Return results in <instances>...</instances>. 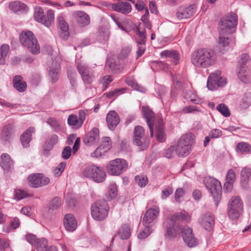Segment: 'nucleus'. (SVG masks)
<instances>
[{
  "mask_svg": "<svg viewBox=\"0 0 251 251\" xmlns=\"http://www.w3.org/2000/svg\"><path fill=\"white\" fill-rule=\"evenodd\" d=\"M144 228L140 230L138 234V237L141 239H144L148 237L152 231L151 226L150 225H144Z\"/></svg>",
  "mask_w": 251,
  "mask_h": 251,
  "instance_id": "43",
  "label": "nucleus"
},
{
  "mask_svg": "<svg viewBox=\"0 0 251 251\" xmlns=\"http://www.w3.org/2000/svg\"><path fill=\"white\" fill-rule=\"evenodd\" d=\"M99 139V130L94 127L85 135L83 142L85 145L91 146L98 142Z\"/></svg>",
  "mask_w": 251,
  "mask_h": 251,
  "instance_id": "20",
  "label": "nucleus"
},
{
  "mask_svg": "<svg viewBox=\"0 0 251 251\" xmlns=\"http://www.w3.org/2000/svg\"><path fill=\"white\" fill-rule=\"evenodd\" d=\"M13 84L14 87L20 92H25L27 87L26 83L23 80V77L20 75H16L14 76L13 79Z\"/></svg>",
  "mask_w": 251,
  "mask_h": 251,
  "instance_id": "30",
  "label": "nucleus"
},
{
  "mask_svg": "<svg viewBox=\"0 0 251 251\" xmlns=\"http://www.w3.org/2000/svg\"><path fill=\"white\" fill-rule=\"evenodd\" d=\"M72 22L75 21L78 26L83 27L88 25L90 23L89 16L83 11L73 12L70 17Z\"/></svg>",
  "mask_w": 251,
  "mask_h": 251,
  "instance_id": "12",
  "label": "nucleus"
},
{
  "mask_svg": "<svg viewBox=\"0 0 251 251\" xmlns=\"http://www.w3.org/2000/svg\"><path fill=\"white\" fill-rule=\"evenodd\" d=\"M173 192V189L172 187H168L162 191L161 198L162 200L166 199L168 196L171 195Z\"/></svg>",
  "mask_w": 251,
  "mask_h": 251,
  "instance_id": "63",
  "label": "nucleus"
},
{
  "mask_svg": "<svg viewBox=\"0 0 251 251\" xmlns=\"http://www.w3.org/2000/svg\"><path fill=\"white\" fill-rule=\"evenodd\" d=\"M72 153V150L70 147H65L62 152V157L64 159H68L70 158Z\"/></svg>",
  "mask_w": 251,
  "mask_h": 251,
  "instance_id": "62",
  "label": "nucleus"
},
{
  "mask_svg": "<svg viewBox=\"0 0 251 251\" xmlns=\"http://www.w3.org/2000/svg\"><path fill=\"white\" fill-rule=\"evenodd\" d=\"M111 141L109 137H104L102 139V144L100 146L106 152L111 148Z\"/></svg>",
  "mask_w": 251,
  "mask_h": 251,
  "instance_id": "51",
  "label": "nucleus"
},
{
  "mask_svg": "<svg viewBox=\"0 0 251 251\" xmlns=\"http://www.w3.org/2000/svg\"><path fill=\"white\" fill-rule=\"evenodd\" d=\"M196 9L197 7L195 4L191 5L188 7H180L176 13V16L179 20L189 18L194 14Z\"/></svg>",
  "mask_w": 251,
  "mask_h": 251,
  "instance_id": "17",
  "label": "nucleus"
},
{
  "mask_svg": "<svg viewBox=\"0 0 251 251\" xmlns=\"http://www.w3.org/2000/svg\"><path fill=\"white\" fill-rule=\"evenodd\" d=\"M64 225L67 230L74 231L77 226V222L75 217L72 214H66L64 219Z\"/></svg>",
  "mask_w": 251,
  "mask_h": 251,
  "instance_id": "27",
  "label": "nucleus"
},
{
  "mask_svg": "<svg viewBox=\"0 0 251 251\" xmlns=\"http://www.w3.org/2000/svg\"><path fill=\"white\" fill-rule=\"evenodd\" d=\"M76 68L81 76L91 71L88 65L83 62L78 63Z\"/></svg>",
  "mask_w": 251,
  "mask_h": 251,
  "instance_id": "45",
  "label": "nucleus"
},
{
  "mask_svg": "<svg viewBox=\"0 0 251 251\" xmlns=\"http://www.w3.org/2000/svg\"><path fill=\"white\" fill-rule=\"evenodd\" d=\"M142 109L144 117L146 120V122L150 129L151 137H152L153 136L154 114L148 106H144Z\"/></svg>",
  "mask_w": 251,
  "mask_h": 251,
  "instance_id": "16",
  "label": "nucleus"
},
{
  "mask_svg": "<svg viewBox=\"0 0 251 251\" xmlns=\"http://www.w3.org/2000/svg\"><path fill=\"white\" fill-rule=\"evenodd\" d=\"M155 130L156 140L160 142H164L166 139V135L164 125L162 120H159L158 123L155 125Z\"/></svg>",
  "mask_w": 251,
  "mask_h": 251,
  "instance_id": "31",
  "label": "nucleus"
},
{
  "mask_svg": "<svg viewBox=\"0 0 251 251\" xmlns=\"http://www.w3.org/2000/svg\"><path fill=\"white\" fill-rule=\"evenodd\" d=\"M28 183L32 188H39L48 185L50 179L43 174H33L28 177Z\"/></svg>",
  "mask_w": 251,
  "mask_h": 251,
  "instance_id": "11",
  "label": "nucleus"
},
{
  "mask_svg": "<svg viewBox=\"0 0 251 251\" xmlns=\"http://www.w3.org/2000/svg\"><path fill=\"white\" fill-rule=\"evenodd\" d=\"M0 166L4 171H9L13 169V163L9 155L2 153L0 157Z\"/></svg>",
  "mask_w": 251,
  "mask_h": 251,
  "instance_id": "25",
  "label": "nucleus"
},
{
  "mask_svg": "<svg viewBox=\"0 0 251 251\" xmlns=\"http://www.w3.org/2000/svg\"><path fill=\"white\" fill-rule=\"evenodd\" d=\"M182 236L184 243L189 248H194L198 245V240L195 237L192 229L188 226L183 227Z\"/></svg>",
  "mask_w": 251,
  "mask_h": 251,
  "instance_id": "13",
  "label": "nucleus"
},
{
  "mask_svg": "<svg viewBox=\"0 0 251 251\" xmlns=\"http://www.w3.org/2000/svg\"><path fill=\"white\" fill-rule=\"evenodd\" d=\"M250 60V57L248 54L243 53L240 56V59L239 61L238 67L246 66V64Z\"/></svg>",
  "mask_w": 251,
  "mask_h": 251,
  "instance_id": "58",
  "label": "nucleus"
},
{
  "mask_svg": "<svg viewBox=\"0 0 251 251\" xmlns=\"http://www.w3.org/2000/svg\"><path fill=\"white\" fill-rule=\"evenodd\" d=\"M68 124L73 128L77 129L80 128L82 124L78 119L75 115H70L67 120Z\"/></svg>",
  "mask_w": 251,
  "mask_h": 251,
  "instance_id": "37",
  "label": "nucleus"
},
{
  "mask_svg": "<svg viewBox=\"0 0 251 251\" xmlns=\"http://www.w3.org/2000/svg\"><path fill=\"white\" fill-rule=\"evenodd\" d=\"M96 166L95 165H90L86 167L83 172V176L87 178H90L94 181L96 177L94 176V173H96L95 169Z\"/></svg>",
  "mask_w": 251,
  "mask_h": 251,
  "instance_id": "42",
  "label": "nucleus"
},
{
  "mask_svg": "<svg viewBox=\"0 0 251 251\" xmlns=\"http://www.w3.org/2000/svg\"><path fill=\"white\" fill-rule=\"evenodd\" d=\"M81 78L84 83L90 84L93 81L94 75L93 72L91 71L89 73L83 75Z\"/></svg>",
  "mask_w": 251,
  "mask_h": 251,
  "instance_id": "54",
  "label": "nucleus"
},
{
  "mask_svg": "<svg viewBox=\"0 0 251 251\" xmlns=\"http://www.w3.org/2000/svg\"><path fill=\"white\" fill-rule=\"evenodd\" d=\"M215 51L209 49H201L195 50L191 55V62L196 67L207 68L213 66L216 61Z\"/></svg>",
  "mask_w": 251,
  "mask_h": 251,
  "instance_id": "1",
  "label": "nucleus"
},
{
  "mask_svg": "<svg viewBox=\"0 0 251 251\" xmlns=\"http://www.w3.org/2000/svg\"><path fill=\"white\" fill-rule=\"evenodd\" d=\"M52 67L50 68L49 75L52 82L54 83L57 81L58 79L59 72L60 71V64L56 60L52 61Z\"/></svg>",
  "mask_w": 251,
  "mask_h": 251,
  "instance_id": "32",
  "label": "nucleus"
},
{
  "mask_svg": "<svg viewBox=\"0 0 251 251\" xmlns=\"http://www.w3.org/2000/svg\"><path fill=\"white\" fill-rule=\"evenodd\" d=\"M164 226L166 228L167 236L170 238H175L180 232L182 233L183 227L174 221L170 222L169 219L164 222Z\"/></svg>",
  "mask_w": 251,
  "mask_h": 251,
  "instance_id": "15",
  "label": "nucleus"
},
{
  "mask_svg": "<svg viewBox=\"0 0 251 251\" xmlns=\"http://www.w3.org/2000/svg\"><path fill=\"white\" fill-rule=\"evenodd\" d=\"M75 73L74 72H68V76L70 79V84L74 90H76L77 87V82L75 78Z\"/></svg>",
  "mask_w": 251,
  "mask_h": 251,
  "instance_id": "57",
  "label": "nucleus"
},
{
  "mask_svg": "<svg viewBox=\"0 0 251 251\" xmlns=\"http://www.w3.org/2000/svg\"><path fill=\"white\" fill-rule=\"evenodd\" d=\"M13 134V127L11 125H8L4 126L1 133V139L8 141L10 140L11 136Z\"/></svg>",
  "mask_w": 251,
  "mask_h": 251,
  "instance_id": "38",
  "label": "nucleus"
},
{
  "mask_svg": "<svg viewBox=\"0 0 251 251\" xmlns=\"http://www.w3.org/2000/svg\"><path fill=\"white\" fill-rule=\"evenodd\" d=\"M9 7L11 11H12L14 13H16L19 11L25 10L26 5L19 1H16L10 3L9 4Z\"/></svg>",
  "mask_w": 251,
  "mask_h": 251,
  "instance_id": "41",
  "label": "nucleus"
},
{
  "mask_svg": "<svg viewBox=\"0 0 251 251\" xmlns=\"http://www.w3.org/2000/svg\"><path fill=\"white\" fill-rule=\"evenodd\" d=\"M241 183L242 187L247 189L249 188V182L251 180V169L244 168L241 172Z\"/></svg>",
  "mask_w": 251,
  "mask_h": 251,
  "instance_id": "28",
  "label": "nucleus"
},
{
  "mask_svg": "<svg viewBox=\"0 0 251 251\" xmlns=\"http://www.w3.org/2000/svg\"><path fill=\"white\" fill-rule=\"evenodd\" d=\"M34 17L37 22L41 23L47 27L51 25L54 19V13L52 10H49L46 16L42 7L39 6L35 8Z\"/></svg>",
  "mask_w": 251,
  "mask_h": 251,
  "instance_id": "9",
  "label": "nucleus"
},
{
  "mask_svg": "<svg viewBox=\"0 0 251 251\" xmlns=\"http://www.w3.org/2000/svg\"><path fill=\"white\" fill-rule=\"evenodd\" d=\"M237 15L233 12L228 13L221 20L219 32L221 35H229L235 32L237 25Z\"/></svg>",
  "mask_w": 251,
  "mask_h": 251,
  "instance_id": "3",
  "label": "nucleus"
},
{
  "mask_svg": "<svg viewBox=\"0 0 251 251\" xmlns=\"http://www.w3.org/2000/svg\"><path fill=\"white\" fill-rule=\"evenodd\" d=\"M57 21L58 25L61 30L60 36L64 40L67 39L69 36V25L68 23L64 17L62 15H60L57 17Z\"/></svg>",
  "mask_w": 251,
  "mask_h": 251,
  "instance_id": "21",
  "label": "nucleus"
},
{
  "mask_svg": "<svg viewBox=\"0 0 251 251\" xmlns=\"http://www.w3.org/2000/svg\"><path fill=\"white\" fill-rule=\"evenodd\" d=\"M236 151L238 153L250 154L251 153V146L247 143L241 142L236 145Z\"/></svg>",
  "mask_w": 251,
  "mask_h": 251,
  "instance_id": "35",
  "label": "nucleus"
},
{
  "mask_svg": "<svg viewBox=\"0 0 251 251\" xmlns=\"http://www.w3.org/2000/svg\"><path fill=\"white\" fill-rule=\"evenodd\" d=\"M222 135V131L219 129H213L211 130L209 136L211 138H219Z\"/></svg>",
  "mask_w": 251,
  "mask_h": 251,
  "instance_id": "64",
  "label": "nucleus"
},
{
  "mask_svg": "<svg viewBox=\"0 0 251 251\" xmlns=\"http://www.w3.org/2000/svg\"><path fill=\"white\" fill-rule=\"evenodd\" d=\"M237 72L238 78L243 82L249 83L251 81L249 70L247 66L238 67Z\"/></svg>",
  "mask_w": 251,
  "mask_h": 251,
  "instance_id": "26",
  "label": "nucleus"
},
{
  "mask_svg": "<svg viewBox=\"0 0 251 251\" xmlns=\"http://www.w3.org/2000/svg\"><path fill=\"white\" fill-rule=\"evenodd\" d=\"M162 58H168L170 59L175 65H177L180 59L179 53L176 50H165L160 53Z\"/></svg>",
  "mask_w": 251,
  "mask_h": 251,
  "instance_id": "24",
  "label": "nucleus"
},
{
  "mask_svg": "<svg viewBox=\"0 0 251 251\" xmlns=\"http://www.w3.org/2000/svg\"><path fill=\"white\" fill-rule=\"evenodd\" d=\"M136 183L141 187L146 186L148 183V178L146 176H137L135 177Z\"/></svg>",
  "mask_w": 251,
  "mask_h": 251,
  "instance_id": "55",
  "label": "nucleus"
},
{
  "mask_svg": "<svg viewBox=\"0 0 251 251\" xmlns=\"http://www.w3.org/2000/svg\"><path fill=\"white\" fill-rule=\"evenodd\" d=\"M61 205V200L59 197H55L52 200L49 204L50 209H57Z\"/></svg>",
  "mask_w": 251,
  "mask_h": 251,
  "instance_id": "50",
  "label": "nucleus"
},
{
  "mask_svg": "<svg viewBox=\"0 0 251 251\" xmlns=\"http://www.w3.org/2000/svg\"><path fill=\"white\" fill-rule=\"evenodd\" d=\"M36 249L37 251H58L55 246L49 247L48 241L45 238H41L37 242Z\"/></svg>",
  "mask_w": 251,
  "mask_h": 251,
  "instance_id": "33",
  "label": "nucleus"
},
{
  "mask_svg": "<svg viewBox=\"0 0 251 251\" xmlns=\"http://www.w3.org/2000/svg\"><path fill=\"white\" fill-rule=\"evenodd\" d=\"M240 105L244 109L247 108L251 105V93H248L245 94L242 99V102Z\"/></svg>",
  "mask_w": 251,
  "mask_h": 251,
  "instance_id": "46",
  "label": "nucleus"
},
{
  "mask_svg": "<svg viewBox=\"0 0 251 251\" xmlns=\"http://www.w3.org/2000/svg\"><path fill=\"white\" fill-rule=\"evenodd\" d=\"M160 212L158 207L155 206L148 209L143 217V225H150V224L157 218Z\"/></svg>",
  "mask_w": 251,
  "mask_h": 251,
  "instance_id": "18",
  "label": "nucleus"
},
{
  "mask_svg": "<svg viewBox=\"0 0 251 251\" xmlns=\"http://www.w3.org/2000/svg\"><path fill=\"white\" fill-rule=\"evenodd\" d=\"M106 123L108 128L110 130H113L120 122V118L115 111H110L106 116Z\"/></svg>",
  "mask_w": 251,
  "mask_h": 251,
  "instance_id": "22",
  "label": "nucleus"
},
{
  "mask_svg": "<svg viewBox=\"0 0 251 251\" xmlns=\"http://www.w3.org/2000/svg\"><path fill=\"white\" fill-rule=\"evenodd\" d=\"M243 205L239 196H234L231 198L228 203L227 214L231 220L238 218L243 210Z\"/></svg>",
  "mask_w": 251,
  "mask_h": 251,
  "instance_id": "6",
  "label": "nucleus"
},
{
  "mask_svg": "<svg viewBox=\"0 0 251 251\" xmlns=\"http://www.w3.org/2000/svg\"><path fill=\"white\" fill-rule=\"evenodd\" d=\"M119 236L123 240L128 239L130 236V228L128 225L122 226L118 231Z\"/></svg>",
  "mask_w": 251,
  "mask_h": 251,
  "instance_id": "39",
  "label": "nucleus"
},
{
  "mask_svg": "<svg viewBox=\"0 0 251 251\" xmlns=\"http://www.w3.org/2000/svg\"><path fill=\"white\" fill-rule=\"evenodd\" d=\"M184 221L186 222H188L190 221V217L189 214L185 212L184 213L182 212H178L171 216V218L169 219V221L170 222H176L178 223V225H180V223L181 221Z\"/></svg>",
  "mask_w": 251,
  "mask_h": 251,
  "instance_id": "34",
  "label": "nucleus"
},
{
  "mask_svg": "<svg viewBox=\"0 0 251 251\" xmlns=\"http://www.w3.org/2000/svg\"><path fill=\"white\" fill-rule=\"evenodd\" d=\"M176 152V148L175 146H172L166 150H165L163 152V155L167 158H172L175 156Z\"/></svg>",
  "mask_w": 251,
  "mask_h": 251,
  "instance_id": "48",
  "label": "nucleus"
},
{
  "mask_svg": "<svg viewBox=\"0 0 251 251\" xmlns=\"http://www.w3.org/2000/svg\"><path fill=\"white\" fill-rule=\"evenodd\" d=\"M117 194V189L116 185L114 183L111 184L109 187L108 200H110L115 198Z\"/></svg>",
  "mask_w": 251,
  "mask_h": 251,
  "instance_id": "49",
  "label": "nucleus"
},
{
  "mask_svg": "<svg viewBox=\"0 0 251 251\" xmlns=\"http://www.w3.org/2000/svg\"><path fill=\"white\" fill-rule=\"evenodd\" d=\"M112 8L114 10L125 14H128L132 10L131 4L126 1H118L117 3H113Z\"/></svg>",
  "mask_w": 251,
  "mask_h": 251,
  "instance_id": "23",
  "label": "nucleus"
},
{
  "mask_svg": "<svg viewBox=\"0 0 251 251\" xmlns=\"http://www.w3.org/2000/svg\"><path fill=\"white\" fill-rule=\"evenodd\" d=\"M34 132V128L33 127H29L21 136V142L24 147L27 148L29 146V144L31 140L32 133Z\"/></svg>",
  "mask_w": 251,
  "mask_h": 251,
  "instance_id": "29",
  "label": "nucleus"
},
{
  "mask_svg": "<svg viewBox=\"0 0 251 251\" xmlns=\"http://www.w3.org/2000/svg\"><path fill=\"white\" fill-rule=\"evenodd\" d=\"M133 143L138 146L145 148L148 144L146 140L145 130L141 126H137L135 127L133 131Z\"/></svg>",
  "mask_w": 251,
  "mask_h": 251,
  "instance_id": "14",
  "label": "nucleus"
},
{
  "mask_svg": "<svg viewBox=\"0 0 251 251\" xmlns=\"http://www.w3.org/2000/svg\"><path fill=\"white\" fill-rule=\"evenodd\" d=\"M47 123L53 129L54 131L58 132L61 130V126L59 123L55 119L50 118Z\"/></svg>",
  "mask_w": 251,
  "mask_h": 251,
  "instance_id": "47",
  "label": "nucleus"
},
{
  "mask_svg": "<svg viewBox=\"0 0 251 251\" xmlns=\"http://www.w3.org/2000/svg\"><path fill=\"white\" fill-rule=\"evenodd\" d=\"M109 209L108 205L106 201H97L91 206L92 216L96 220L102 221L107 217Z\"/></svg>",
  "mask_w": 251,
  "mask_h": 251,
  "instance_id": "5",
  "label": "nucleus"
},
{
  "mask_svg": "<svg viewBox=\"0 0 251 251\" xmlns=\"http://www.w3.org/2000/svg\"><path fill=\"white\" fill-rule=\"evenodd\" d=\"M96 173H94V176L96 177V178H95L94 181L96 182H101L104 180L106 177V173L103 169L101 168L96 166L95 169Z\"/></svg>",
  "mask_w": 251,
  "mask_h": 251,
  "instance_id": "40",
  "label": "nucleus"
},
{
  "mask_svg": "<svg viewBox=\"0 0 251 251\" xmlns=\"http://www.w3.org/2000/svg\"><path fill=\"white\" fill-rule=\"evenodd\" d=\"M26 240L31 245H35L37 247V242L40 240L37 239L35 235L29 233L25 236Z\"/></svg>",
  "mask_w": 251,
  "mask_h": 251,
  "instance_id": "59",
  "label": "nucleus"
},
{
  "mask_svg": "<svg viewBox=\"0 0 251 251\" xmlns=\"http://www.w3.org/2000/svg\"><path fill=\"white\" fill-rule=\"evenodd\" d=\"M195 136L192 133L182 135L177 142L176 146V153L179 157L187 156L191 151L192 147L195 144Z\"/></svg>",
  "mask_w": 251,
  "mask_h": 251,
  "instance_id": "2",
  "label": "nucleus"
},
{
  "mask_svg": "<svg viewBox=\"0 0 251 251\" xmlns=\"http://www.w3.org/2000/svg\"><path fill=\"white\" fill-rule=\"evenodd\" d=\"M217 109L225 117H229L230 116L229 110L226 104L221 103L217 106Z\"/></svg>",
  "mask_w": 251,
  "mask_h": 251,
  "instance_id": "52",
  "label": "nucleus"
},
{
  "mask_svg": "<svg viewBox=\"0 0 251 251\" xmlns=\"http://www.w3.org/2000/svg\"><path fill=\"white\" fill-rule=\"evenodd\" d=\"M226 83V79L221 76V72L217 70L208 76L207 87L209 90H213L217 87L224 86Z\"/></svg>",
  "mask_w": 251,
  "mask_h": 251,
  "instance_id": "10",
  "label": "nucleus"
},
{
  "mask_svg": "<svg viewBox=\"0 0 251 251\" xmlns=\"http://www.w3.org/2000/svg\"><path fill=\"white\" fill-rule=\"evenodd\" d=\"M106 151L102 147L99 146L97 149L91 153L92 157H100L106 153Z\"/></svg>",
  "mask_w": 251,
  "mask_h": 251,
  "instance_id": "61",
  "label": "nucleus"
},
{
  "mask_svg": "<svg viewBox=\"0 0 251 251\" xmlns=\"http://www.w3.org/2000/svg\"><path fill=\"white\" fill-rule=\"evenodd\" d=\"M29 196V195L27 192L23 190L17 189L15 191V198L17 200H20Z\"/></svg>",
  "mask_w": 251,
  "mask_h": 251,
  "instance_id": "56",
  "label": "nucleus"
},
{
  "mask_svg": "<svg viewBox=\"0 0 251 251\" xmlns=\"http://www.w3.org/2000/svg\"><path fill=\"white\" fill-rule=\"evenodd\" d=\"M22 45L33 54L40 52V47L34 34L30 31H23L19 36Z\"/></svg>",
  "mask_w": 251,
  "mask_h": 251,
  "instance_id": "4",
  "label": "nucleus"
},
{
  "mask_svg": "<svg viewBox=\"0 0 251 251\" xmlns=\"http://www.w3.org/2000/svg\"><path fill=\"white\" fill-rule=\"evenodd\" d=\"M66 163L65 162H61L54 169L53 172L54 176L55 177H59L62 174L65 167Z\"/></svg>",
  "mask_w": 251,
  "mask_h": 251,
  "instance_id": "53",
  "label": "nucleus"
},
{
  "mask_svg": "<svg viewBox=\"0 0 251 251\" xmlns=\"http://www.w3.org/2000/svg\"><path fill=\"white\" fill-rule=\"evenodd\" d=\"M128 168L127 161L117 158L112 160L107 165L106 169L108 174L112 176H119Z\"/></svg>",
  "mask_w": 251,
  "mask_h": 251,
  "instance_id": "8",
  "label": "nucleus"
},
{
  "mask_svg": "<svg viewBox=\"0 0 251 251\" xmlns=\"http://www.w3.org/2000/svg\"><path fill=\"white\" fill-rule=\"evenodd\" d=\"M199 222L205 230H210L214 225L215 220L213 214L208 212L201 215Z\"/></svg>",
  "mask_w": 251,
  "mask_h": 251,
  "instance_id": "19",
  "label": "nucleus"
},
{
  "mask_svg": "<svg viewBox=\"0 0 251 251\" xmlns=\"http://www.w3.org/2000/svg\"><path fill=\"white\" fill-rule=\"evenodd\" d=\"M206 188L210 192L216 206L218 205L222 196V188L220 182L217 179L209 177L204 180Z\"/></svg>",
  "mask_w": 251,
  "mask_h": 251,
  "instance_id": "7",
  "label": "nucleus"
},
{
  "mask_svg": "<svg viewBox=\"0 0 251 251\" xmlns=\"http://www.w3.org/2000/svg\"><path fill=\"white\" fill-rule=\"evenodd\" d=\"M235 178L236 175L234 170H233L232 169L228 170L226 174V181L233 183L235 180Z\"/></svg>",
  "mask_w": 251,
  "mask_h": 251,
  "instance_id": "60",
  "label": "nucleus"
},
{
  "mask_svg": "<svg viewBox=\"0 0 251 251\" xmlns=\"http://www.w3.org/2000/svg\"><path fill=\"white\" fill-rule=\"evenodd\" d=\"M228 35H221L219 34V47H224L223 51L226 50V48L229 44V38L227 36Z\"/></svg>",
  "mask_w": 251,
  "mask_h": 251,
  "instance_id": "44",
  "label": "nucleus"
},
{
  "mask_svg": "<svg viewBox=\"0 0 251 251\" xmlns=\"http://www.w3.org/2000/svg\"><path fill=\"white\" fill-rule=\"evenodd\" d=\"M58 141V137L56 134H52L49 140H46L44 144V150L47 151H50L52 149L54 146Z\"/></svg>",
  "mask_w": 251,
  "mask_h": 251,
  "instance_id": "36",
  "label": "nucleus"
}]
</instances>
